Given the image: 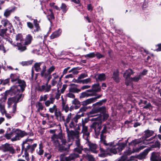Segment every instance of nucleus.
Here are the masks:
<instances>
[{
    "instance_id": "obj_1",
    "label": "nucleus",
    "mask_w": 161,
    "mask_h": 161,
    "mask_svg": "<svg viewBox=\"0 0 161 161\" xmlns=\"http://www.w3.org/2000/svg\"><path fill=\"white\" fill-rule=\"evenodd\" d=\"M109 126L108 125H104L100 135V141L106 147V149L105 151L102 148H100V150L102 154L98 155L100 157H104L106 154L111 155L112 153L116 154L121 151L125 147L126 144L128 142L129 138L125 141V143H119L114 146V143L113 142L108 143H107L105 140V136L104 135V134L107 132V129L109 128Z\"/></svg>"
},
{
    "instance_id": "obj_2",
    "label": "nucleus",
    "mask_w": 161,
    "mask_h": 161,
    "mask_svg": "<svg viewBox=\"0 0 161 161\" xmlns=\"http://www.w3.org/2000/svg\"><path fill=\"white\" fill-rule=\"evenodd\" d=\"M144 134L142 138L135 139L129 143V147L128 150L124 152L121 158L118 161H130L135 159L136 158L135 157L131 156L129 157L128 156L133 153L139 152L141 150L144 148L145 146L143 145L137 147H136V146L142 142L143 139H147L153 136L154 133V131L147 130L144 131ZM102 161H107V160H104Z\"/></svg>"
},
{
    "instance_id": "obj_3",
    "label": "nucleus",
    "mask_w": 161,
    "mask_h": 161,
    "mask_svg": "<svg viewBox=\"0 0 161 161\" xmlns=\"http://www.w3.org/2000/svg\"><path fill=\"white\" fill-rule=\"evenodd\" d=\"M55 67L52 66L46 70V67L45 65H44L41 71V75L42 77L47 80V82L45 85L38 86L37 87V90L38 91L48 92L50 90L51 88V85H48V82L52 78L51 73L54 71Z\"/></svg>"
},
{
    "instance_id": "obj_4",
    "label": "nucleus",
    "mask_w": 161,
    "mask_h": 161,
    "mask_svg": "<svg viewBox=\"0 0 161 161\" xmlns=\"http://www.w3.org/2000/svg\"><path fill=\"white\" fill-rule=\"evenodd\" d=\"M51 142L56 148H58V150L61 152L66 150L64 147L66 143V140L64 139L63 136L61 132L58 134L53 135L51 136Z\"/></svg>"
},
{
    "instance_id": "obj_5",
    "label": "nucleus",
    "mask_w": 161,
    "mask_h": 161,
    "mask_svg": "<svg viewBox=\"0 0 161 161\" xmlns=\"http://www.w3.org/2000/svg\"><path fill=\"white\" fill-rule=\"evenodd\" d=\"M26 86L25 82V81H21L20 84H16L11 87L10 92L11 93L14 94L16 95L14 97H17L21 94H19L21 92H23Z\"/></svg>"
},
{
    "instance_id": "obj_6",
    "label": "nucleus",
    "mask_w": 161,
    "mask_h": 161,
    "mask_svg": "<svg viewBox=\"0 0 161 161\" xmlns=\"http://www.w3.org/2000/svg\"><path fill=\"white\" fill-rule=\"evenodd\" d=\"M66 130L68 136L69 138L71 139L76 138L77 139L75 141L76 145L77 147H82L80 145V140L79 139L80 132L78 130H70L67 127Z\"/></svg>"
},
{
    "instance_id": "obj_7",
    "label": "nucleus",
    "mask_w": 161,
    "mask_h": 161,
    "mask_svg": "<svg viewBox=\"0 0 161 161\" xmlns=\"http://www.w3.org/2000/svg\"><path fill=\"white\" fill-rule=\"evenodd\" d=\"M7 97L5 94H2L0 95V110L2 115L5 114L8 119H10L11 116L9 114L6 113L5 109V103Z\"/></svg>"
},
{
    "instance_id": "obj_8",
    "label": "nucleus",
    "mask_w": 161,
    "mask_h": 161,
    "mask_svg": "<svg viewBox=\"0 0 161 161\" xmlns=\"http://www.w3.org/2000/svg\"><path fill=\"white\" fill-rule=\"evenodd\" d=\"M22 95L20 94L18 97H13L8 98V105H10L13 103L14 104L13 107V112L14 113L16 111V103L22 100Z\"/></svg>"
},
{
    "instance_id": "obj_9",
    "label": "nucleus",
    "mask_w": 161,
    "mask_h": 161,
    "mask_svg": "<svg viewBox=\"0 0 161 161\" xmlns=\"http://www.w3.org/2000/svg\"><path fill=\"white\" fill-rule=\"evenodd\" d=\"M29 135L30 136H32V133H27L24 131L21 130H20L17 129L15 131V136L12 138L11 140L12 141H15L17 140H19L21 138L25 136Z\"/></svg>"
},
{
    "instance_id": "obj_10",
    "label": "nucleus",
    "mask_w": 161,
    "mask_h": 161,
    "mask_svg": "<svg viewBox=\"0 0 161 161\" xmlns=\"http://www.w3.org/2000/svg\"><path fill=\"white\" fill-rule=\"evenodd\" d=\"M10 77L12 82L13 83L20 84L21 81H24L23 80L19 79V75L18 74H11Z\"/></svg>"
},
{
    "instance_id": "obj_11",
    "label": "nucleus",
    "mask_w": 161,
    "mask_h": 161,
    "mask_svg": "<svg viewBox=\"0 0 161 161\" xmlns=\"http://www.w3.org/2000/svg\"><path fill=\"white\" fill-rule=\"evenodd\" d=\"M133 74V72L131 69H128L127 70L125 73H124L123 76L125 78V85H128V82H129L130 77L131 75Z\"/></svg>"
},
{
    "instance_id": "obj_12",
    "label": "nucleus",
    "mask_w": 161,
    "mask_h": 161,
    "mask_svg": "<svg viewBox=\"0 0 161 161\" xmlns=\"http://www.w3.org/2000/svg\"><path fill=\"white\" fill-rule=\"evenodd\" d=\"M82 132L83 133V138L87 141L88 140V138L89 136V133L88 131V127L85 125L83 122L82 123Z\"/></svg>"
},
{
    "instance_id": "obj_13",
    "label": "nucleus",
    "mask_w": 161,
    "mask_h": 161,
    "mask_svg": "<svg viewBox=\"0 0 161 161\" xmlns=\"http://www.w3.org/2000/svg\"><path fill=\"white\" fill-rule=\"evenodd\" d=\"M108 117V114L106 113H103V116L100 115H96V116L94 117V118L91 119L92 121H98L99 122H101L102 120H106Z\"/></svg>"
},
{
    "instance_id": "obj_14",
    "label": "nucleus",
    "mask_w": 161,
    "mask_h": 161,
    "mask_svg": "<svg viewBox=\"0 0 161 161\" xmlns=\"http://www.w3.org/2000/svg\"><path fill=\"white\" fill-rule=\"evenodd\" d=\"M92 90H88L84 92H82L80 94V98H84L94 96L95 95V93L92 92Z\"/></svg>"
},
{
    "instance_id": "obj_15",
    "label": "nucleus",
    "mask_w": 161,
    "mask_h": 161,
    "mask_svg": "<svg viewBox=\"0 0 161 161\" xmlns=\"http://www.w3.org/2000/svg\"><path fill=\"white\" fill-rule=\"evenodd\" d=\"M106 108L102 106L98 108L96 110H92L90 112V114L91 116L95 117L96 115L94 114L97 112H99L101 113H103L105 111Z\"/></svg>"
},
{
    "instance_id": "obj_16",
    "label": "nucleus",
    "mask_w": 161,
    "mask_h": 161,
    "mask_svg": "<svg viewBox=\"0 0 161 161\" xmlns=\"http://www.w3.org/2000/svg\"><path fill=\"white\" fill-rule=\"evenodd\" d=\"M55 116L56 119L58 121L63 122L64 124L65 116L59 110L57 113L55 114Z\"/></svg>"
},
{
    "instance_id": "obj_17",
    "label": "nucleus",
    "mask_w": 161,
    "mask_h": 161,
    "mask_svg": "<svg viewBox=\"0 0 161 161\" xmlns=\"http://www.w3.org/2000/svg\"><path fill=\"white\" fill-rule=\"evenodd\" d=\"M141 78V75H138L134 77H131L130 79L129 80V82H128V85H126L127 86H130L132 88H133V84L132 83V82H137Z\"/></svg>"
},
{
    "instance_id": "obj_18",
    "label": "nucleus",
    "mask_w": 161,
    "mask_h": 161,
    "mask_svg": "<svg viewBox=\"0 0 161 161\" xmlns=\"http://www.w3.org/2000/svg\"><path fill=\"white\" fill-rule=\"evenodd\" d=\"M93 123L91 125V127L93 128L95 132H99L101 129V125L99 121H96Z\"/></svg>"
},
{
    "instance_id": "obj_19",
    "label": "nucleus",
    "mask_w": 161,
    "mask_h": 161,
    "mask_svg": "<svg viewBox=\"0 0 161 161\" xmlns=\"http://www.w3.org/2000/svg\"><path fill=\"white\" fill-rule=\"evenodd\" d=\"M151 161H161V158L158 153L153 152L150 157Z\"/></svg>"
},
{
    "instance_id": "obj_20",
    "label": "nucleus",
    "mask_w": 161,
    "mask_h": 161,
    "mask_svg": "<svg viewBox=\"0 0 161 161\" xmlns=\"http://www.w3.org/2000/svg\"><path fill=\"white\" fill-rule=\"evenodd\" d=\"M79 157L78 154H76L75 153H72L66 157V161H75V159Z\"/></svg>"
},
{
    "instance_id": "obj_21",
    "label": "nucleus",
    "mask_w": 161,
    "mask_h": 161,
    "mask_svg": "<svg viewBox=\"0 0 161 161\" xmlns=\"http://www.w3.org/2000/svg\"><path fill=\"white\" fill-rule=\"evenodd\" d=\"M62 30L59 29L53 32L52 34L50 36V38L52 39H54L58 37L61 34Z\"/></svg>"
},
{
    "instance_id": "obj_22",
    "label": "nucleus",
    "mask_w": 161,
    "mask_h": 161,
    "mask_svg": "<svg viewBox=\"0 0 161 161\" xmlns=\"http://www.w3.org/2000/svg\"><path fill=\"white\" fill-rule=\"evenodd\" d=\"M3 152L8 151L12 154L14 153V150L12 147L8 144H6L3 146Z\"/></svg>"
},
{
    "instance_id": "obj_23",
    "label": "nucleus",
    "mask_w": 161,
    "mask_h": 161,
    "mask_svg": "<svg viewBox=\"0 0 161 161\" xmlns=\"http://www.w3.org/2000/svg\"><path fill=\"white\" fill-rule=\"evenodd\" d=\"M90 150L92 153H97L98 152V151L97 150V145L95 143H92L89 142L88 143Z\"/></svg>"
},
{
    "instance_id": "obj_24",
    "label": "nucleus",
    "mask_w": 161,
    "mask_h": 161,
    "mask_svg": "<svg viewBox=\"0 0 161 161\" xmlns=\"http://www.w3.org/2000/svg\"><path fill=\"white\" fill-rule=\"evenodd\" d=\"M74 115L73 114L70 113L67 115L66 118H65L64 125L66 127H67V124L69 123L71 120H72Z\"/></svg>"
},
{
    "instance_id": "obj_25",
    "label": "nucleus",
    "mask_w": 161,
    "mask_h": 161,
    "mask_svg": "<svg viewBox=\"0 0 161 161\" xmlns=\"http://www.w3.org/2000/svg\"><path fill=\"white\" fill-rule=\"evenodd\" d=\"M90 90H92V92L94 93V92H98L100 91L101 90V87L99 84H94L92 86V89Z\"/></svg>"
},
{
    "instance_id": "obj_26",
    "label": "nucleus",
    "mask_w": 161,
    "mask_h": 161,
    "mask_svg": "<svg viewBox=\"0 0 161 161\" xmlns=\"http://www.w3.org/2000/svg\"><path fill=\"white\" fill-rule=\"evenodd\" d=\"M93 97L88 99L82 102V104L83 106H86L88 104L94 102L95 100Z\"/></svg>"
},
{
    "instance_id": "obj_27",
    "label": "nucleus",
    "mask_w": 161,
    "mask_h": 161,
    "mask_svg": "<svg viewBox=\"0 0 161 161\" xmlns=\"http://www.w3.org/2000/svg\"><path fill=\"white\" fill-rule=\"evenodd\" d=\"M55 98L52 96H51L49 100L46 101L45 102V104L46 107H49L51 104H53L54 102Z\"/></svg>"
},
{
    "instance_id": "obj_28",
    "label": "nucleus",
    "mask_w": 161,
    "mask_h": 161,
    "mask_svg": "<svg viewBox=\"0 0 161 161\" xmlns=\"http://www.w3.org/2000/svg\"><path fill=\"white\" fill-rule=\"evenodd\" d=\"M155 136H153L149 139H144L142 141L143 143L145 144H147L152 143L154 141L153 139L155 138Z\"/></svg>"
},
{
    "instance_id": "obj_29",
    "label": "nucleus",
    "mask_w": 161,
    "mask_h": 161,
    "mask_svg": "<svg viewBox=\"0 0 161 161\" xmlns=\"http://www.w3.org/2000/svg\"><path fill=\"white\" fill-rule=\"evenodd\" d=\"M59 111L57 108L56 105L55 104L49 109V111L50 113H53V112L54 113V115H55V114L57 113Z\"/></svg>"
},
{
    "instance_id": "obj_30",
    "label": "nucleus",
    "mask_w": 161,
    "mask_h": 161,
    "mask_svg": "<svg viewBox=\"0 0 161 161\" xmlns=\"http://www.w3.org/2000/svg\"><path fill=\"white\" fill-rule=\"evenodd\" d=\"M152 143L153 144L151 145V148H159L160 147V143L157 140L156 141L154 140V141Z\"/></svg>"
},
{
    "instance_id": "obj_31",
    "label": "nucleus",
    "mask_w": 161,
    "mask_h": 161,
    "mask_svg": "<svg viewBox=\"0 0 161 161\" xmlns=\"http://www.w3.org/2000/svg\"><path fill=\"white\" fill-rule=\"evenodd\" d=\"M150 150L149 149H147L143 151V152L141 153L138 156V158L140 159H142L145 158L146 155L148 153V152Z\"/></svg>"
},
{
    "instance_id": "obj_32",
    "label": "nucleus",
    "mask_w": 161,
    "mask_h": 161,
    "mask_svg": "<svg viewBox=\"0 0 161 161\" xmlns=\"http://www.w3.org/2000/svg\"><path fill=\"white\" fill-rule=\"evenodd\" d=\"M28 145L26 147V149L28 150H30L31 153H32L35 150V148L36 147L37 144L36 143H34L32 145H29V143H28Z\"/></svg>"
},
{
    "instance_id": "obj_33",
    "label": "nucleus",
    "mask_w": 161,
    "mask_h": 161,
    "mask_svg": "<svg viewBox=\"0 0 161 161\" xmlns=\"http://www.w3.org/2000/svg\"><path fill=\"white\" fill-rule=\"evenodd\" d=\"M15 135V131L13 130L10 132H8V130L7 131V133L5 135V137L7 139H11L12 137L14 135Z\"/></svg>"
},
{
    "instance_id": "obj_34",
    "label": "nucleus",
    "mask_w": 161,
    "mask_h": 161,
    "mask_svg": "<svg viewBox=\"0 0 161 161\" xmlns=\"http://www.w3.org/2000/svg\"><path fill=\"white\" fill-rule=\"evenodd\" d=\"M113 78L116 82H118L119 81V73L117 70L113 73Z\"/></svg>"
},
{
    "instance_id": "obj_35",
    "label": "nucleus",
    "mask_w": 161,
    "mask_h": 161,
    "mask_svg": "<svg viewBox=\"0 0 161 161\" xmlns=\"http://www.w3.org/2000/svg\"><path fill=\"white\" fill-rule=\"evenodd\" d=\"M22 42L17 43V45H16L15 46H17L18 47V49L20 52H23L26 49L25 47L23 46L21 43Z\"/></svg>"
},
{
    "instance_id": "obj_36",
    "label": "nucleus",
    "mask_w": 161,
    "mask_h": 161,
    "mask_svg": "<svg viewBox=\"0 0 161 161\" xmlns=\"http://www.w3.org/2000/svg\"><path fill=\"white\" fill-rule=\"evenodd\" d=\"M47 12L48 15H47V16L48 19L49 21H50L51 19H54V17L52 10L51 9H49L47 11Z\"/></svg>"
},
{
    "instance_id": "obj_37",
    "label": "nucleus",
    "mask_w": 161,
    "mask_h": 161,
    "mask_svg": "<svg viewBox=\"0 0 161 161\" xmlns=\"http://www.w3.org/2000/svg\"><path fill=\"white\" fill-rule=\"evenodd\" d=\"M43 62H39L35 63L33 66L36 72H39L40 71L41 69L40 66L43 63Z\"/></svg>"
},
{
    "instance_id": "obj_38",
    "label": "nucleus",
    "mask_w": 161,
    "mask_h": 161,
    "mask_svg": "<svg viewBox=\"0 0 161 161\" xmlns=\"http://www.w3.org/2000/svg\"><path fill=\"white\" fill-rule=\"evenodd\" d=\"M72 103L75 106V109H77L80 106V102L76 99H75L72 101Z\"/></svg>"
},
{
    "instance_id": "obj_39",
    "label": "nucleus",
    "mask_w": 161,
    "mask_h": 161,
    "mask_svg": "<svg viewBox=\"0 0 161 161\" xmlns=\"http://www.w3.org/2000/svg\"><path fill=\"white\" fill-rule=\"evenodd\" d=\"M43 146L42 142H41L39 145V150H37V153L40 155H42L44 151L42 149Z\"/></svg>"
},
{
    "instance_id": "obj_40",
    "label": "nucleus",
    "mask_w": 161,
    "mask_h": 161,
    "mask_svg": "<svg viewBox=\"0 0 161 161\" xmlns=\"http://www.w3.org/2000/svg\"><path fill=\"white\" fill-rule=\"evenodd\" d=\"M84 116V114L82 113L81 114H76L74 117L73 116L72 120L76 123L78 122V120L80 118L81 116Z\"/></svg>"
},
{
    "instance_id": "obj_41",
    "label": "nucleus",
    "mask_w": 161,
    "mask_h": 161,
    "mask_svg": "<svg viewBox=\"0 0 161 161\" xmlns=\"http://www.w3.org/2000/svg\"><path fill=\"white\" fill-rule=\"evenodd\" d=\"M36 106L37 108V112H39L40 111L42 110L44 108L42 103L40 102H38Z\"/></svg>"
},
{
    "instance_id": "obj_42",
    "label": "nucleus",
    "mask_w": 161,
    "mask_h": 161,
    "mask_svg": "<svg viewBox=\"0 0 161 161\" xmlns=\"http://www.w3.org/2000/svg\"><path fill=\"white\" fill-rule=\"evenodd\" d=\"M32 40V38L31 36L29 34L27 36L26 38L25 42L26 44H30Z\"/></svg>"
},
{
    "instance_id": "obj_43",
    "label": "nucleus",
    "mask_w": 161,
    "mask_h": 161,
    "mask_svg": "<svg viewBox=\"0 0 161 161\" xmlns=\"http://www.w3.org/2000/svg\"><path fill=\"white\" fill-rule=\"evenodd\" d=\"M97 78L100 81H102L105 80L106 79V77L104 74H100L98 75Z\"/></svg>"
},
{
    "instance_id": "obj_44",
    "label": "nucleus",
    "mask_w": 161,
    "mask_h": 161,
    "mask_svg": "<svg viewBox=\"0 0 161 161\" xmlns=\"http://www.w3.org/2000/svg\"><path fill=\"white\" fill-rule=\"evenodd\" d=\"M3 38L2 37H0V50L2 51L4 53H5L6 52V51L3 44Z\"/></svg>"
},
{
    "instance_id": "obj_45",
    "label": "nucleus",
    "mask_w": 161,
    "mask_h": 161,
    "mask_svg": "<svg viewBox=\"0 0 161 161\" xmlns=\"http://www.w3.org/2000/svg\"><path fill=\"white\" fill-rule=\"evenodd\" d=\"M14 11V9H7L4 13V15L6 17H8L11 14V13Z\"/></svg>"
},
{
    "instance_id": "obj_46",
    "label": "nucleus",
    "mask_w": 161,
    "mask_h": 161,
    "mask_svg": "<svg viewBox=\"0 0 161 161\" xmlns=\"http://www.w3.org/2000/svg\"><path fill=\"white\" fill-rule=\"evenodd\" d=\"M83 150L82 147H77L74 149V153L77 152L79 155L81 153L82 151Z\"/></svg>"
},
{
    "instance_id": "obj_47",
    "label": "nucleus",
    "mask_w": 161,
    "mask_h": 161,
    "mask_svg": "<svg viewBox=\"0 0 161 161\" xmlns=\"http://www.w3.org/2000/svg\"><path fill=\"white\" fill-rule=\"evenodd\" d=\"M69 91L73 93H78L81 91V89L75 87H71L69 88Z\"/></svg>"
},
{
    "instance_id": "obj_48",
    "label": "nucleus",
    "mask_w": 161,
    "mask_h": 161,
    "mask_svg": "<svg viewBox=\"0 0 161 161\" xmlns=\"http://www.w3.org/2000/svg\"><path fill=\"white\" fill-rule=\"evenodd\" d=\"M33 62V60H30L27 61H22L20 63V64L22 66H27L31 64Z\"/></svg>"
},
{
    "instance_id": "obj_49",
    "label": "nucleus",
    "mask_w": 161,
    "mask_h": 161,
    "mask_svg": "<svg viewBox=\"0 0 161 161\" xmlns=\"http://www.w3.org/2000/svg\"><path fill=\"white\" fill-rule=\"evenodd\" d=\"M7 29H0V37H2L3 38H4L5 35H6V32Z\"/></svg>"
},
{
    "instance_id": "obj_50",
    "label": "nucleus",
    "mask_w": 161,
    "mask_h": 161,
    "mask_svg": "<svg viewBox=\"0 0 161 161\" xmlns=\"http://www.w3.org/2000/svg\"><path fill=\"white\" fill-rule=\"evenodd\" d=\"M34 28V30L32 31V32L34 34L36 32H38L41 31V29L39 25H35Z\"/></svg>"
},
{
    "instance_id": "obj_51",
    "label": "nucleus",
    "mask_w": 161,
    "mask_h": 161,
    "mask_svg": "<svg viewBox=\"0 0 161 161\" xmlns=\"http://www.w3.org/2000/svg\"><path fill=\"white\" fill-rule=\"evenodd\" d=\"M2 23L4 26H6L7 25H8L9 27L12 26L11 24L9 23V21L6 19L3 20L2 21Z\"/></svg>"
},
{
    "instance_id": "obj_52",
    "label": "nucleus",
    "mask_w": 161,
    "mask_h": 161,
    "mask_svg": "<svg viewBox=\"0 0 161 161\" xmlns=\"http://www.w3.org/2000/svg\"><path fill=\"white\" fill-rule=\"evenodd\" d=\"M32 140L31 139H29L28 138H27L26 139H25V140L22 143V150H23V149H24L25 147V144H26V143L28 144V143H27V142H32Z\"/></svg>"
},
{
    "instance_id": "obj_53",
    "label": "nucleus",
    "mask_w": 161,
    "mask_h": 161,
    "mask_svg": "<svg viewBox=\"0 0 161 161\" xmlns=\"http://www.w3.org/2000/svg\"><path fill=\"white\" fill-rule=\"evenodd\" d=\"M16 40L17 41H20V42H22L23 40L22 35L20 34L17 35L16 36Z\"/></svg>"
},
{
    "instance_id": "obj_54",
    "label": "nucleus",
    "mask_w": 161,
    "mask_h": 161,
    "mask_svg": "<svg viewBox=\"0 0 161 161\" xmlns=\"http://www.w3.org/2000/svg\"><path fill=\"white\" fill-rule=\"evenodd\" d=\"M84 56L86 58H93L95 57V54L94 53L92 52L87 54L85 55Z\"/></svg>"
},
{
    "instance_id": "obj_55",
    "label": "nucleus",
    "mask_w": 161,
    "mask_h": 161,
    "mask_svg": "<svg viewBox=\"0 0 161 161\" xmlns=\"http://www.w3.org/2000/svg\"><path fill=\"white\" fill-rule=\"evenodd\" d=\"M61 9L62 10V11L64 13H65L68 10L67 7L66 5L64 3H62L60 7Z\"/></svg>"
},
{
    "instance_id": "obj_56",
    "label": "nucleus",
    "mask_w": 161,
    "mask_h": 161,
    "mask_svg": "<svg viewBox=\"0 0 161 161\" xmlns=\"http://www.w3.org/2000/svg\"><path fill=\"white\" fill-rule=\"evenodd\" d=\"M48 97V95L47 94H46L44 96H41L40 97L39 101H47V99Z\"/></svg>"
},
{
    "instance_id": "obj_57",
    "label": "nucleus",
    "mask_w": 161,
    "mask_h": 161,
    "mask_svg": "<svg viewBox=\"0 0 161 161\" xmlns=\"http://www.w3.org/2000/svg\"><path fill=\"white\" fill-rule=\"evenodd\" d=\"M86 157L87 158L88 161H95L94 158L91 155L87 154Z\"/></svg>"
},
{
    "instance_id": "obj_58",
    "label": "nucleus",
    "mask_w": 161,
    "mask_h": 161,
    "mask_svg": "<svg viewBox=\"0 0 161 161\" xmlns=\"http://www.w3.org/2000/svg\"><path fill=\"white\" fill-rule=\"evenodd\" d=\"M62 110L66 113H67L69 110V108L68 105H63L62 106Z\"/></svg>"
},
{
    "instance_id": "obj_59",
    "label": "nucleus",
    "mask_w": 161,
    "mask_h": 161,
    "mask_svg": "<svg viewBox=\"0 0 161 161\" xmlns=\"http://www.w3.org/2000/svg\"><path fill=\"white\" fill-rule=\"evenodd\" d=\"M91 80L90 78H88L84 80H82L81 83L83 84H87L91 82Z\"/></svg>"
},
{
    "instance_id": "obj_60",
    "label": "nucleus",
    "mask_w": 161,
    "mask_h": 161,
    "mask_svg": "<svg viewBox=\"0 0 161 161\" xmlns=\"http://www.w3.org/2000/svg\"><path fill=\"white\" fill-rule=\"evenodd\" d=\"M27 150H28L26 149V148H25V152H24V156L25 159L27 161H29V154L27 152Z\"/></svg>"
},
{
    "instance_id": "obj_61",
    "label": "nucleus",
    "mask_w": 161,
    "mask_h": 161,
    "mask_svg": "<svg viewBox=\"0 0 161 161\" xmlns=\"http://www.w3.org/2000/svg\"><path fill=\"white\" fill-rule=\"evenodd\" d=\"M3 39H4L6 40V41L7 42H9L11 44L14 46H15L16 44L14 43H13V42L12 41V39H10L9 37H5L4 38H3Z\"/></svg>"
},
{
    "instance_id": "obj_62",
    "label": "nucleus",
    "mask_w": 161,
    "mask_h": 161,
    "mask_svg": "<svg viewBox=\"0 0 161 161\" xmlns=\"http://www.w3.org/2000/svg\"><path fill=\"white\" fill-rule=\"evenodd\" d=\"M9 79H7L4 80H3L1 81V84L3 85H5L9 82Z\"/></svg>"
},
{
    "instance_id": "obj_63",
    "label": "nucleus",
    "mask_w": 161,
    "mask_h": 161,
    "mask_svg": "<svg viewBox=\"0 0 161 161\" xmlns=\"http://www.w3.org/2000/svg\"><path fill=\"white\" fill-rule=\"evenodd\" d=\"M87 76V74L86 73H82L78 77L81 80V79L86 78Z\"/></svg>"
},
{
    "instance_id": "obj_64",
    "label": "nucleus",
    "mask_w": 161,
    "mask_h": 161,
    "mask_svg": "<svg viewBox=\"0 0 161 161\" xmlns=\"http://www.w3.org/2000/svg\"><path fill=\"white\" fill-rule=\"evenodd\" d=\"M60 161H66V157L64 154H61L60 156Z\"/></svg>"
}]
</instances>
